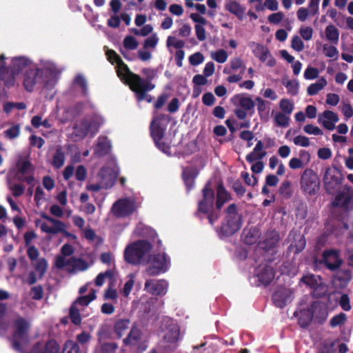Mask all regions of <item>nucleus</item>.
I'll return each instance as SVG.
<instances>
[{
  "label": "nucleus",
  "instance_id": "obj_1",
  "mask_svg": "<svg viewBox=\"0 0 353 353\" xmlns=\"http://www.w3.org/2000/svg\"><path fill=\"white\" fill-rule=\"evenodd\" d=\"M9 321L14 328L12 347L15 350L23 352V347L28 341L30 323L17 313L10 314Z\"/></svg>",
  "mask_w": 353,
  "mask_h": 353
},
{
  "label": "nucleus",
  "instance_id": "obj_2",
  "mask_svg": "<svg viewBox=\"0 0 353 353\" xmlns=\"http://www.w3.org/2000/svg\"><path fill=\"white\" fill-rule=\"evenodd\" d=\"M151 244L145 240L136 241L128 245L124 252L125 261L133 265L148 264Z\"/></svg>",
  "mask_w": 353,
  "mask_h": 353
},
{
  "label": "nucleus",
  "instance_id": "obj_3",
  "mask_svg": "<svg viewBox=\"0 0 353 353\" xmlns=\"http://www.w3.org/2000/svg\"><path fill=\"white\" fill-rule=\"evenodd\" d=\"M6 59L4 54L0 55V77L4 82L5 85L8 87L12 86L14 84V74L20 72L23 70L31 68V61L25 57H17L12 59L10 68L12 72L6 68L3 60Z\"/></svg>",
  "mask_w": 353,
  "mask_h": 353
},
{
  "label": "nucleus",
  "instance_id": "obj_4",
  "mask_svg": "<svg viewBox=\"0 0 353 353\" xmlns=\"http://www.w3.org/2000/svg\"><path fill=\"white\" fill-rule=\"evenodd\" d=\"M103 122L104 119L99 114L86 117L76 123L74 127L73 134L78 139H83L89 132L93 136L97 133Z\"/></svg>",
  "mask_w": 353,
  "mask_h": 353
},
{
  "label": "nucleus",
  "instance_id": "obj_5",
  "mask_svg": "<svg viewBox=\"0 0 353 353\" xmlns=\"http://www.w3.org/2000/svg\"><path fill=\"white\" fill-rule=\"evenodd\" d=\"M141 74L144 79L129 70L123 80L129 86H143L146 90L154 89L155 84L152 83V81L157 76V70L150 68H144L141 70Z\"/></svg>",
  "mask_w": 353,
  "mask_h": 353
},
{
  "label": "nucleus",
  "instance_id": "obj_6",
  "mask_svg": "<svg viewBox=\"0 0 353 353\" xmlns=\"http://www.w3.org/2000/svg\"><path fill=\"white\" fill-rule=\"evenodd\" d=\"M161 330L165 347L169 350L175 349L180 339L179 325L172 319L165 318L162 321Z\"/></svg>",
  "mask_w": 353,
  "mask_h": 353
},
{
  "label": "nucleus",
  "instance_id": "obj_7",
  "mask_svg": "<svg viewBox=\"0 0 353 353\" xmlns=\"http://www.w3.org/2000/svg\"><path fill=\"white\" fill-rule=\"evenodd\" d=\"M242 225L241 216L236 212V205L230 204L226 210L225 222L221 226L222 232L230 236L236 232Z\"/></svg>",
  "mask_w": 353,
  "mask_h": 353
},
{
  "label": "nucleus",
  "instance_id": "obj_8",
  "mask_svg": "<svg viewBox=\"0 0 353 353\" xmlns=\"http://www.w3.org/2000/svg\"><path fill=\"white\" fill-rule=\"evenodd\" d=\"M55 265L57 268L65 269L70 274L85 271L89 268V264L82 259L75 257L67 259L63 256H57Z\"/></svg>",
  "mask_w": 353,
  "mask_h": 353
},
{
  "label": "nucleus",
  "instance_id": "obj_9",
  "mask_svg": "<svg viewBox=\"0 0 353 353\" xmlns=\"http://www.w3.org/2000/svg\"><path fill=\"white\" fill-rule=\"evenodd\" d=\"M149 260L150 266L145 270L148 276H156L165 272L170 264V260L165 254H149Z\"/></svg>",
  "mask_w": 353,
  "mask_h": 353
},
{
  "label": "nucleus",
  "instance_id": "obj_10",
  "mask_svg": "<svg viewBox=\"0 0 353 353\" xmlns=\"http://www.w3.org/2000/svg\"><path fill=\"white\" fill-rule=\"evenodd\" d=\"M320 181L317 174L311 169H306L301 179L303 191L310 195L315 194L319 190Z\"/></svg>",
  "mask_w": 353,
  "mask_h": 353
},
{
  "label": "nucleus",
  "instance_id": "obj_11",
  "mask_svg": "<svg viewBox=\"0 0 353 353\" xmlns=\"http://www.w3.org/2000/svg\"><path fill=\"white\" fill-rule=\"evenodd\" d=\"M230 199L231 197L230 194L226 191L223 185H219L216 190L215 210H212L208 216V221L211 225H213L219 219L221 215V208Z\"/></svg>",
  "mask_w": 353,
  "mask_h": 353
},
{
  "label": "nucleus",
  "instance_id": "obj_12",
  "mask_svg": "<svg viewBox=\"0 0 353 353\" xmlns=\"http://www.w3.org/2000/svg\"><path fill=\"white\" fill-rule=\"evenodd\" d=\"M27 255L31 261V265L34 271L39 274V279H41L48 268V263L45 258L38 259L39 251L35 246H29L27 249Z\"/></svg>",
  "mask_w": 353,
  "mask_h": 353
},
{
  "label": "nucleus",
  "instance_id": "obj_13",
  "mask_svg": "<svg viewBox=\"0 0 353 353\" xmlns=\"http://www.w3.org/2000/svg\"><path fill=\"white\" fill-rule=\"evenodd\" d=\"M135 210V203L131 199H119L114 203L111 208V212L117 218L126 217Z\"/></svg>",
  "mask_w": 353,
  "mask_h": 353
},
{
  "label": "nucleus",
  "instance_id": "obj_14",
  "mask_svg": "<svg viewBox=\"0 0 353 353\" xmlns=\"http://www.w3.org/2000/svg\"><path fill=\"white\" fill-rule=\"evenodd\" d=\"M202 194L203 199L199 202L198 212L208 214V216L212 211L215 210V208H213L214 203V192L209 182L205 184V187L202 190Z\"/></svg>",
  "mask_w": 353,
  "mask_h": 353
},
{
  "label": "nucleus",
  "instance_id": "obj_15",
  "mask_svg": "<svg viewBox=\"0 0 353 353\" xmlns=\"http://www.w3.org/2000/svg\"><path fill=\"white\" fill-rule=\"evenodd\" d=\"M332 205L347 210L353 209V190L349 186H344L336 195Z\"/></svg>",
  "mask_w": 353,
  "mask_h": 353
},
{
  "label": "nucleus",
  "instance_id": "obj_16",
  "mask_svg": "<svg viewBox=\"0 0 353 353\" xmlns=\"http://www.w3.org/2000/svg\"><path fill=\"white\" fill-rule=\"evenodd\" d=\"M341 181V174L336 168H328L326 169L323 176V183L327 193L333 194Z\"/></svg>",
  "mask_w": 353,
  "mask_h": 353
},
{
  "label": "nucleus",
  "instance_id": "obj_17",
  "mask_svg": "<svg viewBox=\"0 0 353 353\" xmlns=\"http://www.w3.org/2000/svg\"><path fill=\"white\" fill-rule=\"evenodd\" d=\"M168 283L165 280L149 279L144 285V290L152 295H162L167 292Z\"/></svg>",
  "mask_w": 353,
  "mask_h": 353
},
{
  "label": "nucleus",
  "instance_id": "obj_18",
  "mask_svg": "<svg viewBox=\"0 0 353 353\" xmlns=\"http://www.w3.org/2000/svg\"><path fill=\"white\" fill-rule=\"evenodd\" d=\"M41 70L36 68H31L26 70L23 78V85L24 88L32 92L34 85L41 80Z\"/></svg>",
  "mask_w": 353,
  "mask_h": 353
},
{
  "label": "nucleus",
  "instance_id": "obj_19",
  "mask_svg": "<svg viewBox=\"0 0 353 353\" xmlns=\"http://www.w3.org/2000/svg\"><path fill=\"white\" fill-rule=\"evenodd\" d=\"M293 299V292L288 288H281L278 289L272 296V300L274 305L280 308H283Z\"/></svg>",
  "mask_w": 353,
  "mask_h": 353
},
{
  "label": "nucleus",
  "instance_id": "obj_20",
  "mask_svg": "<svg viewBox=\"0 0 353 353\" xmlns=\"http://www.w3.org/2000/svg\"><path fill=\"white\" fill-rule=\"evenodd\" d=\"M151 135L157 146L164 152H167L169 147L164 144L161 139L163 137L165 128L161 127L157 119L153 120L150 125Z\"/></svg>",
  "mask_w": 353,
  "mask_h": 353
},
{
  "label": "nucleus",
  "instance_id": "obj_21",
  "mask_svg": "<svg viewBox=\"0 0 353 353\" xmlns=\"http://www.w3.org/2000/svg\"><path fill=\"white\" fill-rule=\"evenodd\" d=\"M106 56L112 64L117 63V74L121 79H124L129 70L128 65L113 50H108L106 51Z\"/></svg>",
  "mask_w": 353,
  "mask_h": 353
},
{
  "label": "nucleus",
  "instance_id": "obj_22",
  "mask_svg": "<svg viewBox=\"0 0 353 353\" xmlns=\"http://www.w3.org/2000/svg\"><path fill=\"white\" fill-rule=\"evenodd\" d=\"M256 276L261 284L267 285L274 279V272L268 264H261L256 269Z\"/></svg>",
  "mask_w": 353,
  "mask_h": 353
},
{
  "label": "nucleus",
  "instance_id": "obj_23",
  "mask_svg": "<svg viewBox=\"0 0 353 353\" xmlns=\"http://www.w3.org/2000/svg\"><path fill=\"white\" fill-rule=\"evenodd\" d=\"M323 256L325 265L331 270H335L342 263V260L339 258V252L336 250L325 251Z\"/></svg>",
  "mask_w": 353,
  "mask_h": 353
},
{
  "label": "nucleus",
  "instance_id": "obj_24",
  "mask_svg": "<svg viewBox=\"0 0 353 353\" xmlns=\"http://www.w3.org/2000/svg\"><path fill=\"white\" fill-rule=\"evenodd\" d=\"M318 120L325 128L333 130L335 128L336 123L339 121V119L338 115L333 111L325 110L319 115Z\"/></svg>",
  "mask_w": 353,
  "mask_h": 353
},
{
  "label": "nucleus",
  "instance_id": "obj_25",
  "mask_svg": "<svg viewBox=\"0 0 353 353\" xmlns=\"http://www.w3.org/2000/svg\"><path fill=\"white\" fill-rule=\"evenodd\" d=\"M310 308L313 314V319L318 323H321L325 321L327 317L328 312L325 305L319 301H314Z\"/></svg>",
  "mask_w": 353,
  "mask_h": 353
},
{
  "label": "nucleus",
  "instance_id": "obj_26",
  "mask_svg": "<svg viewBox=\"0 0 353 353\" xmlns=\"http://www.w3.org/2000/svg\"><path fill=\"white\" fill-rule=\"evenodd\" d=\"M289 239L294 240L289 247L290 251L293 252L294 254H298L305 249L306 241L304 236L301 233L291 232L289 234Z\"/></svg>",
  "mask_w": 353,
  "mask_h": 353
},
{
  "label": "nucleus",
  "instance_id": "obj_27",
  "mask_svg": "<svg viewBox=\"0 0 353 353\" xmlns=\"http://www.w3.org/2000/svg\"><path fill=\"white\" fill-rule=\"evenodd\" d=\"M98 178L103 188L108 189L114 184L116 175L110 168H103L99 172Z\"/></svg>",
  "mask_w": 353,
  "mask_h": 353
},
{
  "label": "nucleus",
  "instance_id": "obj_28",
  "mask_svg": "<svg viewBox=\"0 0 353 353\" xmlns=\"http://www.w3.org/2000/svg\"><path fill=\"white\" fill-rule=\"evenodd\" d=\"M112 148L111 142L107 137L100 136L97 139L94 148V154L97 157H103L108 154Z\"/></svg>",
  "mask_w": 353,
  "mask_h": 353
},
{
  "label": "nucleus",
  "instance_id": "obj_29",
  "mask_svg": "<svg viewBox=\"0 0 353 353\" xmlns=\"http://www.w3.org/2000/svg\"><path fill=\"white\" fill-rule=\"evenodd\" d=\"M254 55L258 57L262 62L267 61V64L269 66H273L276 63L274 59L270 55L268 49L263 45L256 44L253 49Z\"/></svg>",
  "mask_w": 353,
  "mask_h": 353
},
{
  "label": "nucleus",
  "instance_id": "obj_30",
  "mask_svg": "<svg viewBox=\"0 0 353 353\" xmlns=\"http://www.w3.org/2000/svg\"><path fill=\"white\" fill-rule=\"evenodd\" d=\"M30 353H59V347L56 341L50 340L44 345L37 343Z\"/></svg>",
  "mask_w": 353,
  "mask_h": 353
},
{
  "label": "nucleus",
  "instance_id": "obj_31",
  "mask_svg": "<svg viewBox=\"0 0 353 353\" xmlns=\"http://www.w3.org/2000/svg\"><path fill=\"white\" fill-rule=\"evenodd\" d=\"M40 228L42 232L53 235L66 232V225L63 221H61L59 225H50L46 222H42L40 223Z\"/></svg>",
  "mask_w": 353,
  "mask_h": 353
},
{
  "label": "nucleus",
  "instance_id": "obj_32",
  "mask_svg": "<svg viewBox=\"0 0 353 353\" xmlns=\"http://www.w3.org/2000/svg\"><path fill=\"white\" fill-rule=\"evenodd\" d=\"M225 8L230 13L236 16L240 20L243 19L245 8L236 0H227L225 3Z\"/></svg>",
  "mask_w": 353,
  "mask_h": 353
},
{
  "label": "nucleus",
  "instance_id": "obj_33",
  "mask_svg": "<svg viewBox=\"0 0 353 353\" xmlns=\"http://www.w3.org/2000/svg\"><path fill=\"white\" fill-rule=\"evenodd\" d=\"M261 236L260 230L257 228H245L243 230L242 239L248 245L254 244Z\"/></svg>",
  "mask_w": 353,
  "mask_h": 353
},
{
  "label": "nucleus",
  "instance_id": "obj_34",
  "mask_svg": "<svg viewBox=\"0 0 353 353\" xmlns=\"http://www.w3.org/2000/svg\"><path fill=\"white\" fill-rule=\"evenodd\" d=\"M16 169L18 174L26 175L32 174L34 168L27 158L20 156L16 164Z\"/></svg>",
  "mask_w": 353,
  "mask_h": 353
},
{
  "label": "nucleus",
  "instance_id": "obj_35",
  "mask_svg": "<svg viewBox=\"0 0 353 353\" xmlns=\"http://www.w3.org/2000/svg\"><path fill=\"white\" fill-rule=\"evenodd\" d=\"M267 152L263 150V143L261 141H259L256 144L253 151L249 153L245 159L249 163H252L254 161H259L265 157Z\"/></svg>",
  "mask_w": 353,
  "mask_h": 353
},
{
  "label": "nucleus",
  "instance_id": "obj_36",
  "mask_svg": "<svg viewBox=\"0 0 353 353\" xmlns=\"http://www.w3.org/2000/svg\"><path fill=\"white\" fill-rule=\"evenodd\" d=\"M294 315L298 317L299 325L304 327L310 325L313 319V314L310 306L306 309H301L299 312H295Z\"/></svg>",
  "mask_w": 353,
  "mask_h": 353
},
{
  "label": "nucleus",
  "instance_id": "obj_37",
  "mask_svg": "<svg viewBox=\"0 0 353 353\" xmlns=\"http://www.w3.org/2000/svg\"><path fill=\"white\" fill-rule=\"evenodd\" d=\"M232 102L235 105L241 107L245 110H250L254 107L253 100L248 97L242 94H236L232 99Z\"/></svg>",
  "mask_w": 353,
  "mask_h": 353
},
{
  "label": "nucleus",
  "instance_id": "obj_38",
  "mask_svg": "<svg viewBox=\"0 0 353 353\" xmlns=\"http://www.w3.org/2000/svg\"><path fill=\"white\" fill-rule=\"evenodd\" d=\"M279 240V235L276 231H270L266 234L265 239L260 243V247L263 250L274 248Z\"/></svg>",
  "mask_w": 353,
  "mask_h": 353
},
{
  "label": "nucleus",
  "instance_id": "obj_39",
  "mask_svg": "<svg viewBox=\"0 0 353 353\" xmlns=\"http://www.w3.org/2000/svg\"><path fill=\"white\" fill-rule=\"evenodd\" d=\"M41 64L43 70L48 74L50 79H54L61 72L54 63L48 60H41Z\"/></svg>",
  "mask_w": 353,
  "mask_h": 353
},
{
  "label": "nucleus",
  "instance_id": "obj_40",
  "mask_svg": "<svg viewBox=\"0 0 353 353\" xmlns=\"http://www.w3.org/2000/svg\"><path fill=\"white\" fill-rule=\"evenodd\" d=\"M130 321L128 318L116 320L114 325V332L119 338L122 337L126 330L130 327Z\"/></svg>",
  "mask_w": 353,
  "mask_h": 353
},
{
  "label": "nucleus",
  "instance_id": "obj_41",
  "mask_svg": "<svg viewBox=\"0 0 353 353\" xmlns=\"http://www.w3.org/2000/svg\"><path fill=\"white\" fill-rule=\"evenodd\" d=\"M142 336L140 330L137 327H132L128 336L123 339L126 345H137L141 343Z\"/></svg>",
  "mask_w": 353,
  "mask_h": 353
},
{
  "label": "nucleus",
  "instance_id": "obj_42",
  "mask_svg": "<svg viewBox=\"0 0 353 353\" xmlns=\"http://www.w3.org/2000/svg\"><path fill=\"white\" fill-rule=\"evenodd\" d=\"M326 39L333 45H337L339 41V31L334 25H328L325 30Z\"/></svg>",
  "mask_w": 353,
  "mask_h": 353
},
{
  "label": "nucleus",
  "instance_id": "obj_43",
  "mask_svg": "<svg viewBox=\"0 0 353 353\" xmlns=\"http://www.w3.org/2000/svg\"><path fill=\"white\" fill-rule=\"evenodd\" d=\"M130 88L136 94L138 101H141L145 100L148 103L152 101V97L147 94L148 92L151 91L152 90H146L143 86H130Z\"/></svg>",
  "mask_w": 353,
  "mask_h": 353
},
{
  "label": "nucleus",
  "instance_id": "obj_44",
  "mask_svg": "<svg viewBox=\"0 0 353 353\" xmlns=\"http://www.w3.org/2000/svg\"><path fill=\"white\" fill-rule=\"evenodd\" d=\"M327 84L326 79L324 77H321L318 81L310 84L307 89V94L313 96L316 94L319 91L323 90Z\"/></svg>",
  "mask_w": 353,
  "mask_h": 353
},
{
  "label": "nucleus",
  "instance_id": "obj_45",
  "mask_svg": "<svg viewBox=\"0 0 353 353\" xmlns=\"http://www.w3.org/2000/svg\"><path fill=\"white\" fill-rule=\"evenodd\" d=\"M301 281L311 288H316L321 284V277L314 274H307L301 278Z\"/></svg>",
  "mask_w": 353,
  "mask_h": 353
},
{
  "label": "nucleus",
  "instance_id": "obj_46",
  "mask_svg": "<svg viewBox=\"0 0 353 353\" xmlns=\"http://www.w3.org/2000/svg\"><path fill=\"white\" fill-rule=\"evenodd\" d=\"M274 121L276 125L286 128L289 125L290 117L288 114L277 112L274 115Z\"/></svg>",
  "mask_w": 353,
  "mask_h": 353
},
{
  "label": "nucleus",
  "instance_id": "obj_47",
  "mask_svg": "<svg viewBox=\"0 0 353 353\" xmlns=\"http://www.w3.org/2000/svg\"><path fill=\"white\" fill-rule=\"evenodd\" d=\"M96 299V294L95 292H93L92 293L82 296L79 297L73 303L72 305H76V307L81 306L85 307L88 305V304L93 300Z\"/></svg>",
  "mask_w": 353,
  "mask_h": 353
},
{
  "label": "nucleus",
  "instance_id": "obj_48",
  "mask_svg": "<svg viewBox=\"0 0 353 353\" xmlns=\"http://www.w3.org/2000/svg\"><path fill=\"white\" fill-rule=\"evenodd\" d=\"M6 309V305L0 303V334L6 332L10 326V323L3 318Z\"/></svg>",
  "mask_w": 353,
  "mask_h": 353
},
{
  "label": "nucleus",
  "instance_id": "obj_49",
  "mask_svg": "<svg viewBox=\"0 0 353 353\" xmlns=\"http://www.w3.org/2000/svg\"><path fill=\"white\" fill-rule=\"evenodd\" d=\"M123 45L125 50H134L138 48L139 42L133 36L128 35L124 38Z\"/></svg>",
  "mask_w": 353,
  "mask_h": 353
},
{
  "label": "nucleus",
  "instance_id": "obj_50",
  "mask_svg": "<svg viewBox=\"0 0 353 353\" xmlns=\"http://www.w3.org/2000/svg\"><path fill=\"white\" fill-rule=\"evenodd\" d=\"M65 155L61 148L57 149L53 157L52 165L54 168H59L63 165Z\"/></svg>",
  "mask_w": 353,
  "mask_h": 353
},
{
  "label": "nucleus",
  "instance_id": "obj_51",
  "mask_svg": "<svg viewBox=\"0 0 353 353\" xmlns=\"http://www.w3.org/2000/svg\"><path fill=\"white\" fill-rule=\"evenodd\" d=\"M71 321L75 325H79L81 323V317L80 314V308L76 307V305H72L69 313Z\"/></svg>",
  "mask_w": 353,
  "mask_h": 353
},
{
  "label": "nucleus",
  "instance_id": "obj_52",
  "mask_svg": "<svg viewBox=\"0 0 353 353\" xmlns=\"http://www.w3.org/2000/svg\"><path fill=\"white\" fill-rule=\"evenodd\" d=\"M185 45V43L184 41L179 39L173 36H168L166 40L167 48L172 46L179 50L184 48Z\"/></svg>",
  "mask_w": 353,
  "mask_h": 353
},
{
  "label": "nucleus",
  "instance_id": "obj_53",
  "mask_svg": "<svg viewBox=\"0 0 353 353\" xmlns=\"http://www.w3.org/2000/svg\"><path fill=\"white\" fill-rule=\"evenodd\" d=\"M323 51L327 57L332 58L334 60H337L339 59V50L334 46L324 44L323 46Z\"/></svg>",
  "mask_w": 353,
  "mask_h": 353
},
{
  "label": "nucleus",
  "instance_id": "obj_54",
  "mask_svg": "<svg viewBox=\"0 0 353 353\" xmlns=\"http://www.w3.org/2000/svg\"><path fill=\"white\" fill-rule=\"evenodd\" d=\"M279 108L282 111L281 112L290 115L294 110V104L289 99H282L279 102Z\"/></svg>",
  "mask_w": 353,
  "mask_h": 353
},
{
  "label": "nucleus",
  "instance_id": "obj_55",
  "mask_svg": "<svg viewBox=\"0 0 353 353\" xmlns=\"http://www.w3.org/2000/svg\"><path fill=\"white\" fill-rule=\"evenodd\" d=\"M228 53L223 49L211 53V58L220 63H225L228 59Z\"/></svg>",
  "mask_w": 353,
  "mask_h": 353
},
{
  "label": "nucleus",
  "instance_id": "obj_56",
  "mask_svg": "<svg viewBox=\"0 0 353 353\" xmlns=\"http://www.w3.org/2000/svg\"><path fill=\"white\" fill-rule=\"evenodd\" d=\"M283 85L287 88L288 92L291 95H296L299 92V83L296 81H287L283 82Z\"/></svg>",
  "mask_w": 353,
  "mask_h": 353
},
{
  "label": "nucleus",
  "instance_id": "obj_57",
  "mask_svg": "<svg viewBox=\"0 0 353 353\" xmlns=\"http://www.w3.org/2000/svg\"><path fill=\"white\" fill-rule=\"evenodd\" d=\"M346 319V314L341 312L337 315H335L331 319L330 321V325L332 327H337L339 325L343 324L345 322Z\"/></svg>",
  "mask_w": 353,
  "mask_h": 353
},
{
  "label": "nucleus",
  "instance_id": "obj_58",
  "mask_svg": "<svg viewBox=\"0 0 353 353\" xmlns=\"http://www.w3.org/2000/svg\"><path fill=\"white\" fill-rule=\"evenodd\" d=\"M188 59L190 65L196 66L202 63L204 61L205 57L202 53L197 52L191 54Z\"/></svg>",
  "mask_w": 353,
  "mask_h": 353
},
{
  "label": "nucleus",
  "instance_id": "obj_59",
  "mask_svg": "<svg viewBox=\"0 0 353 353\" xmlns=\"http://www.w3.org/2000/svg\"><path fill=\"white\" fill-rule=\"evenodd\" d=\"M159 42V37L156 33L146 39L143 43L144 49L152 48L155 49Z\"/></svg>",
  "mask_w": 353,
  "mask_h": 353
},
{
  "label": "nucleus",
  "instance_id": "obj_60",
  "mask_svg": "<svg viewBox=\"0 0 353 353\" xmlns=\"http://www.w3.org/2000/svg\"><path fill=\"white\" fill-rule=\"evenodd\" d=\"M79 345L72 341H68L64 345L63 353H79Z\"/></svg>",
  "mask_w": 353,
  "mask_h": 353
},
{
  "label": "nucleus",
  "instance_id": "obj_61",
  "mask_svg": "<svg viewBox=\"0 0 353 353\" xmlns=\"http://www.w3.org/2000/svg\"><path fill=\"white\" fill-rule=\"evenodd\" d=\"M291 47L294 50L301 52L304 48V43L299 36H294L292 39Z\"/></svg>",
  "mask_w": 353,
  "mask_h": 353
},
{
  "label": "nucleus",
  "instance_id": "obj_62",
  "mask_svg": "<svg viewBox=\"0 0 353 353\" xmlns=\"http://www.w3.org/2000/svg\"><path fill=\"white\" fill-rule=\"evenodd\" d=\"M303 130L305 133L314 135H322L323 131L317 126H314L312 124L305 125L303 128Z\"/></svg>",
  "mask_w": 353,
  "mask_h": 353
},
{
  "label": "nucleus",
  "instance_id": "obj_63",
  "mask_svg": "<svg viewBox=\"0 0 353 353\" xmlns=\"http://www.w3.org/2000/svg\"><path fill=\"white\" fill-rule=\"evenodd\" d=\"M20 133V128L18 125H13L4 132L6 137L12 139L17 137Z\"/></svg>",
  "mask_w": 353,
  "mask_h": 353
},
{
  "label": "nucleus",
  "instance_id": "obj_64",
  "mask_svg": "<svg viewBox=\"0 0 353 353\" xmlns=\"http://www.w3.org/2000/svg\"><path fill=\"white\" fill-rule=\"evenodd\" d=\"M43 288L41 285L32 287L30 290V295L34 300H40L43 298Z\"/></svg>",
  "mask_w": 353,
  "mask_h": 353
}]
</instances>
